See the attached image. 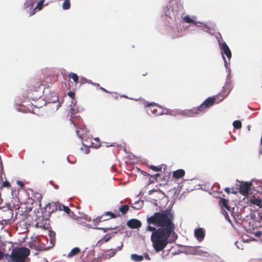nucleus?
<instances>
[{"instance_id":"1","label":"nucleus","mask_w":262,"mask_h":262,"mask_svg":"<svg viewBox=\"0 0 262 262\" xmlns=\"http://www.w3.org/2000/svg\"><path fill=\"white\" fill-rule=\"evenodd\" d=\"M173 214L169 210L155 212L147 219L146 231H152L151 241L157 252L162 251L167 245L168 238L174 233Z\"/></svg>"},{"instance_id":"2","label":"nucleus","mask_w":262,"mask_h":262,"mask_svg":"<svg viewBox=\"0 0 262 262\" xmlns=\"http://www.w3.org/2000/svg\"><path fill=\"white\" fill-rule=\"evenodd\" d=\"M215 100L216 98L214 97H209L199 106L187 111L186 114L189 117H193L195 115L204 112L207 108L212 106L214 104Z\"/></svg>"},{"instance_id":"3","label":"nucleus","mask_w":262,"mask_h":262,"mask_svg":"<svg viewBox=\"0 0 262 262\" xmlns=\"http://www.w3.org/2000/svg\"><path fill=\"white\" fill-rule=\"evenodd\" d=\"M30 254V250L26 247L14 249L10 255L13 262H25L26 258Z\"/></svg>"},{"instance_id":"4","label":"nucleus","mask_w":262,"mask_h":262,"mask_svg":"<svg viewBox=\"0 0 262 262\" xmlns=\"http://www.w3.org/2000/svg\"><path fill=\"white\" fill-rule=\"evenodd\" d=\"M59 205V203H49L45 207H43L45 213L49 215L52 212L58 210V206Z\"/></svg>"},{"instance_id":"5","label":"nucleus","mask_w":262,"mask_h":262,"mask_svg":"<svg viewBox=\"0 0 262 262\" xmlns=\"http://www.w3.org/2000/svg\"><path fill=\"white\" fill-rule=\"evenodd\" d=\"M149 106L151 113L155 115H160L163 114V108L155 103H150L147 105Z\"/></svg>"},{"instance_id":"6","label":"nucleus","mask_w":262,"mask_h":262,"mask_svg":"<svg viewBox=\"0 0 262 262\" xmlns=\"http://www.w3.org/2000/svg\"><path fill=\"white\" fill-rule=\"evenodd\" d=\"M251 185L252 184L249 182H246L241 185L239 187V192L244 196L248 195Z\"/></svg>"},{"instance_id":"7","label":"nucleus","mask_w":262,"mask_h":262,"mask_svg":"<svg viewBox=\"0 0 262 262\" xmlns=\"http://www.w3.org/2000/svg\"><path fill=\"white\" fill-rule=\"evenodd\" d=\"M220 47L222 53L225 54L229 60L231 58L232 54L231 52L226 43L224 42L220 43Z\"/></svg>"},{"instance_id":"8","label":"nucleus","mask_w":262,"mask_h":262,"mask_svg":"<svg viewBox=\"0 0 262 262\" xmlns=\"http://www.w3.org/2000/svg\"><path fill=\"white\" fill-rule=\"evenodd\" d=\"M127 226L132 229H138L141 227L142 223L137 219H131L127 222Z\"/></svg>"},{"instance_id":"9","label":"nucleus","mask_w":262,"mask_h":262,"mask_svg":"<svg viewBox=\"0 0 262 262\" xmlns=\"http://www.w3.org/2000/svg\"><path fill=\"white\" fill-rule=\"evenodd\" d=\"M194 235L197 240L201 242L204 238L205 233L203 229L198 228L194 231Z\"/></svg>"},{"instance_id":"10","label":"nucleus","mask_w":262,"mask_h":262,"mask_svg":"<svg viewBox=\"0 0 262 262\" xmlns=\"http://www.w3.org/2000/svg\"><path fill=\"white\" fill-rule=\"evenodd\" d=\"M59 210H63L66 213H67L69 216L74 218L75 216L74 213L71 210V209L68 207L60 203L58 206Z\"/></svg>"},{"instance_id":"11","label":"nucleus","mask_w":262,"mask_h":262,"mask_svg":"<svg viewBox=\"0 0 262 262\" xmlns=\"http://www.w3.org/2000/svg\"><path fill=\"white\" fill-rule=\"evenodd\" d=\"M123 247V243H121V245L118 246L117 249H111L109 251V253L106 254L105 256L107 258H110L113 257L116 253L117 251L121 250Z\"/></svg>"},{"instance_id":"12","label":"nucleus","mask_w":262,"mask_h":262,"mask_svg":"<svg viewBox=\"0 0 262 262\" xmlns=\"http://www.w3.org/2000/svg\"><path fill=\"white\" fill-rule=\"evenodd\" d=\"M228 200L224 198H220L219 201V205L221 206L222 208H225L227 210L230 211V207L228 204Z\"/></svg>"},{"instance_id":"13","label":"nucleus","mask_w":262,"mask_h":262,"mask_svg":"<svg viewBox=\"0 0 262 262\" xmlns=\"http://www.w3.org/2000/svg\"><path fill=\"white\" fill-rule=\"evenodd\" d=\"M250 203L254 205H256L262 208V200L259 198L253 196L250 199Z\"/></svg>"},{"instance_id":"14","label":"nucleus","mask_w":262,"mask_h":262,"mask_svg":"<svg viewBox=\"0 0 262 262\" xmlns=\"http://www.w3.org/2000/svg\"><path fill=\"white\" fill-rule=\"evenodd\" d=\"M185 171L183 169H180L174 171L173 172V177L176 179H179L183 177L185 174Z\"/></svg>"},{"instance_id":"15","label":"nucleus","mask_w":262,"mask_h":262,"mask_svg":"<svg viewBox=\"0 0 262 262\" xmlns=\"http://www.w3.org/2000/svg\"><path fill=\"white\" fill-rule=\"evenodd\" d=\"M80 252V249L78 247L74 248L71 250L70 252L68 254V257H72L77 254H78Z\"/></svg>"},{"instance_id":"16","label":"nucleus","mask_w":262,"mask_h":262,"mask_svg":"<svg viewBox=\"0 0 262 262\" xmlns=\"http://www.w3.org/2000/svg\"><path fill=\"white\" fill-rule=\"evenodd\" d=\"M131 259L136 261V262H140L143 260L144 257L143 255H139L136 254H132L130 255Z\"/></svg>"},{"instance_id":"17","label":"nucleus","mask_w":262,"mask_h":262,"mask_svg":"<svg viewBox=\"0 0 262 262\" xmlns=\"http://www.w3.org/2000/svg\"><path fill=\"white\" fill-rule=\"evenodd\" d=\"M42 196L41 193L36 192L33 194V199L35 201H37L39 203V206H41V201L42 200Z\"/></svg>"},{"instance_id":"18","label":"nucleus","mask_w":262,"mask_h":262,"mask_svg":"<svg viewBox=\"0 0 262 262\" xmlns=\"http://www.w3.org/2000/svg\"><path fill=\"white\" fill-rule=\"evenodd\" d=\"M44 1H45V0H40L37 3V4L36 6L35 7V9H34L33 11L31 12L30 15H32L35 13V12H34L35 10L38 9L39 10L42 8Z\"/></svg>"},{"instance_id":"19","label":"nucleus","mask_w":262,"mask_h":262,"mask_svg":"<svg viewBox=\"0 0 262 262\" xmlns=\"http://www.w3.org/2000/svg\"><path fill=\"white\" fill-rule=\"evenodd\" d=\"M69 77L72 78L75 84H77L79 82V77L78 75L74 73H70L69 74Z\"/></svg>"},{"instance_id":"20","label":"nucleus","mask_w":262,"mask_h":262,"mask_svg":"<svg viewBox=\"0 0 262 262\" xmlns=\"http://www.w3.org/2000/svg\"><path fill=\"white\" fill-rule=\"evenodd\" d=\"M103 215L109 216H110V218H113V219L120 216V215L119 213H117V214L114 213L111 211L105 212L103 214Z\"/></svg>"},{"instance_id":"21","label":"nucleus","mask_w":262,"mask_h":262,"mask_svg":"<svg viewBox=\"0 0 262 262\" xmlns=\"http://www.w3.org/2000/svg\"><path fill=\"white\" fill-rule=\"evenodd\" d=\"M129 207L127 205H122L119 208V211L121 212L122 214L126 213Z\"/></svg>"},{"instance_id":"22","label":"nucleus","mask_w":262,"mask_h":262,"mask_svg":"<svg viewBox=\"0 0 262 262\" xmlns=\"http://www.w3.org/2000/svg\"><path fill=\"white\" fill-rule=\"evenodd\" d=\"M242 122L239 120H236L233 122V126L235 129H241L242 128Z\"/></svg>"},{"instance_id":"23","label":"nucleus","mask_w":262,"mask_h":262,"mask_svg":"<svg viewBox=\"0 0 262 262\" xmlns=\"http://www.w3.org/2000/svg\"><path fill=\"white\" fill-rule=\"evenodd\" d=\"M71 4L70 0H64L62 4V8L64 10L69 9L70 8Z\"/></svg>"},{"instance_id":"24","label":"nucleus","mask_w":262,"mask_h":262,"mask_svg":"<svg viewBox=\"0 0 262 262\" xmlns=\"http://www.w3.org/2000/svg\"><path fill=\"white\" fill-rule=\"evenodd\" d=\"M38 0H26L25 5L27 8L33 7L34 4L37 2Z\"/></svg>"},{"instance_id":"25","label":"nucleus","mask_w":262,"mask_h":262,"mask_svg":"<svg viewBox=\"0 0 262 262\" xmlns=\"http://www.w3.org/2000/svg\"><path fill=\"white\" fill-rule=\"evenodd\" d=\"M183 19L184 21L187 23H193L195 25L196 24V23L194 20L192 19L189 15H186V16H185Z\"/></svg>"},{"instance_id":"26","label":"nucleus","mask_w":262,"mask_h":262,"mask_svg":"<svg viewBox=\"0 0 262 262\" xmlns=\"http://www.w3.org/2000/svg\"><path fill=\"white\" fill-rule=\"evenodd\" d=\"M149 168L155 171H160L162 170V165L156 166L154 165H150Z\"/></svg>"},{"instance_id":"27","label":"nucleus","mask_w":262,"mask_h":262,"mask_svg":"<svg viewBox=\"0 0 262 262\" xmlns=\"http://www.w3.org/2000/svg\"><path fill=\"white\" fill-rule=\"evenodd\" d=\"M11 186L10 183L8 181H6L3 182V183L2 184V186L0 187V189H2L3 188H4V187L10 188L11 187Z\"/></svg>"},{"instance_id":"28","label":"nucleus","mask_w":262,"mask_h":262,"mask_svg":"<svg viewBox=\"0 0 262 262\" xmlns=\"http://www.w3.org/2000/svg\"><path fill=\"white\" fill-rule=\"evenodd\" d=\"M196 252L201 255H205V254H207L208 252L207 251H203L201 249H200V247H198L196 249Z\"/></svg>"},{"instance_id":"29","label":"nucleus","mask_w":262,"mask_h":262,"mask_svg":"<svg viewBox=\"0 0 262 262\" xmlns=\"http://www.w3.org/2000/svg\"><path fill=\"white\" fill-rule=\"evenodd\" d=\"M85 82H88L89 83H92L94 85H95V83H93L92 81H91L90 80H88L86 79V78H84V77H81L80 79V83L81 84H83Z\"/></svg>"},{"instance_id":"30","label":"nucleus","mask_w":262,"mask_h":262,"mask_svg":"<svg viewBox=\"0 0 262 262\" xmlns=\"http://www.w3.org/2000/svg\"><path fill=\"white\" fill-rule=\"evenodd\" d=\"M68 96L71 97L72 100V103L75 104L76 100L74 99L75 93L73 92H69L68 94Z\"/></svg>"},{"instance_id":"31","label":"nucleus","mask_w":262,"mask_h":262,"mask_svg":"<svg viewBox=\"0 0 262 262\" xmlns=\"http://www.w3.org/2000/svg\"><path fill=\"white\" fill-rule=\"evenodd\" d=\"M117 227H111V228H96V229L102 230L104 232H106L110 230L115 229Z\"/></svg>"},{"instance_id":"32","label":"nucleus","mask_w":262,"mask_h":262,"mask_svg":"<svg viewBox=\"0 0 262 262\" xmlns=\"http://www.w3.org/2000/svg\"><path fill=\"white\" fill-rule=\"evenodd\" d=\"M102 218H103L102 216H98L95 219V221H98V222H102L104 221L107 220L108 219H103Z\"/></svg>"},{"instance_id":"33","label":"nucleus","mask_w":262,"mask_h":262,"mask_svg":"<svg viewBox=\"0 0 262 262\" xmlns=\"http://www.w3.org/2000/svg\"><path fill=\"white\" fill-rule=\"evenodd\" d=\"M111 236H110L108 235H106L102 239L103 241H104L105 243H106L107 242H108L111 238Z\"/></svg>"},{"instance_id":"34","label":"nucleus","mask_w":262,"mask_h":262,"mask_svg":"<svg viewBox=\"0 0 262 262\" xmlns=\"http://www.w3.org/2000/svg\"><path fill=\"white\" fill-rule=\"evenodd\" d=\"M17 184L18 185H19L21 188H23L24 187V184L23 182L22 181H20V180H18L17 181Z\"/></svg>"},{"instance_id":"35","label":"nucleus","mask_w":262,"mask_h":262,"mask_svg":"<svg viewBox=\"0 0 262 262\" xmlns=\"http://www.w3.org/2000/svg\"><path fill=\"white\" fill-rule=\"evenodd\" d=\"M70 113L72 114H74L75 113H77V112H76L75 111V108H74V106H73V107L72 108H71L70 109Z\"/></svg>"},{"instance_id":"36","label":"nucleus","mask_w":262,"mask_h":262,"mask_svg":"<svg viewBox=\"0 0 262 262\" xmlns=\"http://www.w3.org/2000/svg\"><path fill=\"white\" fill-rule=\"evenodd\" d=\"M144 257L146 259V260H150V257L149 256V255L147 253H144Z\"/></svg>"},{"instance_id":"37","label":"nucleus","mask_w":262,"mask_h":262,"mask_svg":"<svg viewBox=\"0 0 262 262\" xmlns=\"http://www.w3.org/2000/svg\"><path fill=\"white\" fill-rule=\"evenodd\" d=\"M225 191L227 193H230V188L229 187H226L225 188Z\"/></svg>"},{"instance_id":"38","label":"nucleus","mask_w":262,"mask_h":262,"mask_svg":"<svg viewBox=\"0 0 262 262\" xmlns=\"http://www.w3.org/2000/svg\"><path fill=\"white\" fill-rule=\"evenodd\" d=\"M93 222L95 226H97L99 224V223H100L98 221H95V219L93 220Z\"/></svg>"},{"instance_id":"39","label":"nucleus","mask_w":262,"mask_h":262,"mask_svg":"<svg viewBox=\"0 0 262 262\" xmlns=\"http://www.w3.org/2000/svg\"><path fill=\"white\" fill-rule=\"evenodd\" d=\"M4 253L1 250H0V260L3 258Z\"/></svg>"},{"instance_id":"40","label":"nucleus","mask_w":262,"mask_h":262,"mask_svg":"<svg viewBox=\"0 0 262 262\" xmlns=\"http://www.w3.org/2000/svg\"><path fill=\"white\" fill-rule=\"evenodd\" d=\"M100 90H101L102 91L105 92V93H110L109 92H108L106 89H105L104 88H102V87H100Z\"/></svg>"},{"instance_id":"41","label":"nucleus","mask_w":262,"mask_h":262,"mask_svg":"<svg viewBox=\"0 0 262 262\" xmlns=\"http://www.w3.org/2000/svg\"><path fill=\"white\" fill-rule=\"evenodd\" d=\"M76 133L79 137H80L82 135V134H80V131L77 129L76 130Z\"/></svg>"},{"instance_id":"42","label":"nucleus","mask_w":262,"mask_h":262,"mask_svg":"<svg viewBox=\"0 0 262 262\" xmlns=\"http://www.w3.org/2000/svg\"><path fill=\"white\" fill-rule=\"evenodd\" d=\"M94 140L96 141H98V142H99V139L98 138H95Z\"/></svg>"},{"instance_id":"43","label":"nucleus","mask_w":262,"mask_h":262,"mask_svg":"<svg viewBox=\"0 0 262 262\" xmlns=\"http://www.w3.org/2000/svg\"><path fill=\"white\" fill-rule=\"evenodd\" d=\"M223 58H224V61H225V64H226V63H227V61H226V59H225V57H224L223 55Z\"/></svg>"},{"instance_id":"44","label":"nucleus","mask_w":262,"mask_h":262,"mask_svg":"<svg viewBox=\"0 0 262 262\" xmlns=\"http://www.w3.org/2000/svg\"><path fill=\"white\" fill-rule=\"evenodd\" d=\"M159 176H160V174H159V173H157V174H155L156 177H158Z\"/></svg>"},{"instance_id":"45","label":"nucleus","mask_w":262,"mask_h":262,"mask_svg":"<svg viewBox=\"0 0 262 262\" xmlns=\"http://www.w3.org/2000/svg\"><path fill=\"white\" fill-rule=\"evenodd\" d=\"M260 143L262 145V136H261V139H260Z\"/></svg>"},{"instance_id":"46","label":"nucleus","mask_w":262,"mask_h":262,"mask_svg":"<svg viewBox=\"0 0 262 262\" xmlns=\"http://www.w3.org/2000/svg\"><path fill=\"white\" fill-rule=\"evenodd\" d=\"M225 211V213H224V214L225 215H226V214H227V212L226 211Z\"/></svg>"},{"instance_id":"47","label":"nucleus","mask_w":262,"mask_h":262,"mask_svg":"<svg viewBox=\"0 0 262 262\" xmlns=\"http://www.w3.org/2000/svg\"><path fill=\"white\" fill-rule=\"evenodd\" d=\"M100 146V145L99 144L98 146H96V148H98Z\"/></svg>"},{"instance_id":"48","label":"nucleus","mask_w":262,"mask_h":262,"mask_svg":"<svg viewBox=\"0 0 262 262\" xmlns=\"http://www.w3.org/2000/svg\"><path fill=\"white\" fill-rule=\"evenodd\" d=\"M135 209H138V208H136V207H133Z\"/></svg>"},{"instance_id":"49","label":"nucleus","mask_w":262,"mask_h":262,"mask_svg":"<svg viewBox=\"0 0 262 262\" xmlns=\"http://www.w3.org/2000/svg\"><path fill=\"white\" fill-rule=\"evenodd\" d=\"M52 240H53V238L51 237V242H52Z\"/></svg>"},{"instance_id":"50","label":"nucleus","mask_w":262,"mask_h":262,"mask_svg":"<svg viewBox=\"0 0 262 262\" xmlns=\"http://www.w3.org/2000/svg\"><path fill=\"white\" fill-rule=\"evenodd\" d=\"M89 151V149H88V151H86V153L88 154Z\"/></svg>"}]
</instances>
